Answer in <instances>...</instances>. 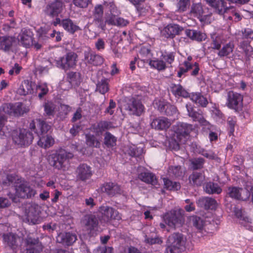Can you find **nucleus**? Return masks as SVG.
<instances>
[{"mask_svg":"<svg viewBox=\"0 0 253 253\" xmlns=\"http://www.w3.org/2000/svg\"><path fill=\"white\" fill-rule=\"evenodd\" d=\"M174 134L173 138L176 143L175 149L179 147V143H184L191 132L195 130V127L191 124L179 123L173 126Z\"/></svg>","mask_w":253,"mask_h":253,"instance_id":"nucleus-1","label":"nucleus"},{"mask_svg":"<svg viewBox=\"0 0 253 253\" xmlns=\"http://www.w3.org/2000/svg\"><path fill=\"white\" fill-rule=\"evenodd\" d=\"M72 153L67 152L64 149H60L48 156V161L51 166L57 169H65V162L73 157Z\"/></svg>","mask_w":253,"mask_h":253,"instance_id":"nucleus-2","label":"nucleus"},{"mask_svg":"<svg viewBox=\"0 0 253 253\" xmlns=\"http://www.w3.org/2000/svg\"><path fill=\"white\" fill-rule=\"evenodd\" d=\"M163 219L168 226L175 229L176 226H181L184 222V218L180 210H172L163 216Z\"/></svg>","mask_w":253,"mask_h":253,"instance_id":"nucleus-3","label":"nucleus"},{"mask_svg":"<svg viewBox=\"0 0 253 253\" xmlns=\"http://www.w3.org/2000/svg\"><path fill=\"white\" fill-rule=\"evenodd\" d=\"M192 56L189 55L182 63L179 65L177 73V77L181 78L183 75L191 70H192L190 73L191 76L196 77L199 74L200 71L199 64L197 62H192Z\"/></svg>","mask_w":253,"mask_h":253,"instance_id":"nucleus-4","label":"nucleus"},{"mask_svg":"<svg viewBox=\"0 0 253 253\" xmlns=\"http://www.w3.org/2000/svg\"><path fill=\"white\" fill-rule=\"evenodd\" d=\"M5 114L11 116L19 117L28 112L29 109L20 102L14 103H4L0 108Z\"/></svg>","mask_w":253,"mask_h":253,"instance_id":"nucleus-5","label":"nucleus"},{"mask_svg":"<svg viewBox=\"0 0 253 253\" xmlns=\"http://www.w3.org/2000/svg\"><path fill=\"white\" fill-rule=\"evenodd\" d=\"M78 55L73 52H69L64 56L56 60L57 67L65 71L75 68L77 65Z\"/></svg>","mask_w":253,"mask_h":253,"instance_id":"nucleus-6","label":"nucleus"},{"mask_svg":"<svg viewBox=\"0 0 253 253\" xmlns=\"http://www.w3.org/2000/svg\"><path fill=\"white\" fill-rule=\"evenodd\" d=\"M13 142L20 146H27L32 143L34 136L33 133L26 129H21L18 133L14 131L12 133Z\"/></svg>","mask_w":253,"mask_h":253,"instance_id":"nucleus-7","label":"nucleus"},{"mask_svg":"<svg viewBox=\"0 0 253 253\" xmlns=\"http://www.w3.org/2000/svg\"><path fill=\"white\" fill-rule=\"evenodd\" d=\"M126 110L130 115L139 117L145 112V108L140 99L131 97L127 103Z\"/></svg>","mask_w":253,"mask_h":253,"instance_id":"nucleus-8","label":"nucleus"},{"mask_svg":"<svg viewBox=\"0 0 253 253\" xmlns=\"http://www.w3.org/2000/svg\"><path fill=\"white\" fill-rule=\"evenodd\" d=\"M99 212L101 214V219L105 223H109L112 220L119 221L122 219L121 214L112 207L102 206L99 208Z\"/></svg>","mask_w":253,"mask_h":253,"instance_id":"nucleus-9","label":"nucleus"},{"mask_svg":"<svg viewBox=\"0 0 253 253\" xmlns=\"http://www.w3.org/2000/svg\"><path fill=\"white\" fill-rule=\"evenodd\" d=\"M64 7V3L61 0H55L47 4L43 9V12L46 15L51 18L58 17L62 12Z\"/></svg>","mask_w":253,"mask_h":253,"instance_id":"nucleus-10","label":"nucleus"},{"mask_svg":"<svg viewBox=\"0 0 253 253\" xmlns=\"http://www.w3.org/2000/svg\"><path fill=\"white\" fill-rule=\"evenodd\" d=\"M186 108L188 116L192 118L193 121L198 122L201 126L211 129L212 126L204 118L202 111H196L191 104H186Z\"/></svg>","mask_w":253,"mask_h":253,"instance_id":"nucleus-11","label":"nucleus"},{"mask_svg":"<svg viewBox=\"0 0 253 253\" xmlns=\"http://www.w3.org/2000/svg\"><path fill=\"white\" fill-rule=\"evenodd\" d=\"M153 104L161 113L167 116H172L177 111L175 106L171 105L164 99H155Z\"/></svg>","mask_w":253,"mask_h":253,"instance_id":"nucleus-12","label":"nucleus"},{"mask_svg":"<svg viewBox=\"0 0 253 253\" xmlns=\"http://www.w3.org/2000/svg\"><path fill=\"white\" fill-rule=\"evenodd\" d=\"M30 128L38 136L47 134V132L51 128L45 121L41 119L33 120L30 124Z\"/></svg>","mask_w":253,"mask_h":253,"instance_id":"nucleus-13","label":"nucleus"},{"mask_svg":"<svg viewBox=\"0 0 253 253\" xmlns=\"http://www.w3.org/2000/svg\"><path fill=\"white\" fill-rule=\"evenodd\" d=\"M243 99V97L241 94L230 91L228 93L226 102L227 106L229 108L237 112L241 108Z\"/></svg>","mask_w":253,"mask_h":253,"instance_id":"nucleus-14","label":"nucleus"},{"mask_svg":"<svg viewBox=\"0 0 253 253\" xmlns=\"http://www.w3.org/2000/svg\"><path fill=\"white\" fill-rule=\"evenodd\" d=\"M16 194L21 199H31L37 194L36 190L28 183H21L16 187Z\"/></svg>","mask_w":253,"mask_h":253,"instance_id":"nucleus-15","label":"nucleus"},{"mask_svg":"<svg viewBox=\"0 0 253 253\" xmlns=\"http://www.w3.org/2000/svg\"><path fill=\"white\" fill-rule=\"evenodd\" d=\"M183 30V28L178 24H169L161 31V34L165 38L173 39L176 36L180 35Z\"/></svg>","mask_w":253,"mask_h":253,"instance_id":"nucleus-16","label":"nucleus"},{"mask_svg":"<svg viewBox=\"0 0 253 253\" xmlns=\"http://www.w3.org/2000/svg\"><path fill=\"white\" fill-rule=\"evenodd\" d=\"M84 58L88 64L93 66H99L103 64L104 58L99 54H96L90 48L87 49L84 52Z\"/></svg>","mask_w":253,"mask_h":253,"instance_id":"nucleus-17","label":"nucleus"},{"mask_svg":"<svg viewBox=\"0 0 253 253\" xmlns=\"http://www.w3.org/2000/svg\"><path fill=\"white\" fill-rule=\"evenodd\" d=\"M100 190L102 193L111 197L121 193V187L118 184L112 182L102 184L100 187Z\"/></svg>","mask_w":253,"mask_h":253,"instance_id":"nucleus-18","label":"nucleus"},{"mask_svg":"<svg viewBox=\"0 0 253 253\" xmlns=\"http://www.w3.org/2000/svg\"><path fill=\"white\" fill-rule=\"evenodd\" d=\"M82 223L90 234L93 233L94 231H97L98 229V219L95 215L87 214L85 215L82 220Z\"/></svg>","mask_w":253,"mask_h":253,"instance_id":"nucleus-19","label":"nucleus"},{"mask_svg":"<svg viewBox=\"0 0 253 253\" xmlns=\"http://www.w3.org/2000/svg\"><path fill=\"white\" fill-rule=\"evenodd\" d=\"M78 179L84 181L91 178L92 175L91 168L85 164H80L76 170Z\"/></svg>","mask_w":253,"mask_h":253,"instance_id":"nucleus-20","label":"nucleus"},{"mask_svg":"<svg viewBox=\"0 0 253 253\" xmlns=\"http://www.w3.org/2000/svg\"><path fill=\"white\" fill-rule=\"evenodd\" d=\"M77 239L76 235L71 232L60 233L56 237L58 243L67 246L72 245Z\"/></svg>","mask_w":253,"mask_h":253,"instance_id":"nucleus-21","label":"nucleus"},{"mask_svg":"<svg viewBox=\"0 0 253 253\" xmlns=\"http://www.w3.org/2000/svg\"><path fill=\"white\" fill-rule=\"evenodd\" d=\"M33 33L30 30L24 29L20 35V42L25 47L29 48L33 44Z\"/></svg>","mask_w":253,"mask_h":253,"instance_id":"nucleus-22","label":"nucleus"},{"mask_svg":"<svg viewBox=\"0 0 253 253\" xmlns=\"http://www.w3.org/2000/svg\"><path fill=\"white\" fill-rule=\"evenodd\" d=\"M170 91L176 98H188L190 93L180 84H171L169 86Z\"/></svg>","mask_w":253,"mask_h":253,"instance_id":"nucleus-23","label":"nucleus"},{"mask_svg":"<svg viewBox=\"0 0 253 253\" xmlns=\"http://www.w3.org/2000/svg\"><path fill=\"white\" fill-rule=\"evenodd\" d=\"M198 207L205 210H215L217 206L216 201L212 198L204 197L200 198L197 202Z\"/></svg>","mask_w":253,"mask_h":253,"instance_id":"nucleus-24","label":"nucleus"},{"mask_svg":"<svg viewBox=\"0 0 253 253\" xmlns=\"http://www.w3.org/2000/svg\"><path fill=\"white\" fill-rule=\"evenodd\" d=\"M168 243L173 247L180 249L184 246L185 240L183 235L181 233L176 232L171 234L168 238Z\"/></svg>","mask_w":253,"mask_h":253,"instance_id":"nucleus-25","label":"nucleus"},{"mask_svg":"<svg viewBox=\"0 0 253 253\" xmlns=\"http://www.w3.org/2000/svg\"><path fill=\"white\" fill-rule=\"evenodd\" d=\"M111 124L110 122L106 121H101L92 125L90 127V130L95 133L96 135L99 136L102 133L109 129L111 127Z\"/></svg>","mask_w":253,"mask_h":253,"instance_id":"nucleus-26","label":"nucleus"},{"mask_svg":"<svg viewBox=\"0 0 253 253\" xmlns=\"http://www.w3.org/2000/svg\"><path fill=\"white\" fill-rule=\"evenodd\" d=\"M171 125L168 119L165 117L154 119L151 123L152 128L158 130H165L168 128Z\"/></svg>","mask_w":253,"mask_h":253,"instance_id":"nucleus-27","label":"nucleus"},{"mask_svg":"<svg viewBox=\"0 0 253 253\" xmlns=\"http://www.w3.org/2000/svg\"><path fill=\"white\" fill-rule=\"evenodd\" d=\"M206 2L211 7H213L216 13L222 14L227 12L229 10L225 7L223 0H205Z\"/></svg>","mask_w":253,"mask_h":253,"instance_id":"nucleus-28","label":"nucleus"},{"mask_svg":"<svg viewBox=\"0 0 253 253\" xmlns=\"http://www.w3.org/2000/svg\"><path fill=\"white\" fill-rule=\"evenodd\" d=\"M61 26L71 34H74L75 32L81 30L80 27L70 18L62 20Z\"/></svg>","mask_w":253,"mask_h":253,"instance_id":"nucleus-29","label":"nucleus"},{"mask_svg":"<svg viewBox=\"0 0 253 253\" xmlns=\"http://www.w3.org/2000/svg\"><path fill=\"white\" fill-rule=\"evenodd\" d=\"M189 183L194 186H201L205 180L203 172L193 171L189 176Z\"/></svg>","mask_w":253,"mask_h":253,"instance_id":"nucleus-30","label":"nucleus"},{"mask_svg":"<svg viewBox=\"0 0 253 253\" xmlns=\"http://www.w3.org/2000/svg\"><path fill=\"white\" fill-rule=\"evenodd\" d=\"M15 42V38L12 36H5L0 37V49L6 52L9 51Z\"/></svg>","mask_w":253,"mask_h":253,"instance_id":"nucleus-31","label":"nucleus"},{"mask_svg":"<svg viewBox=\"0 0 253 253\" xmlns=\"http://www.w3.org/2000/svg\"><path fill=\"white\" fill-rule=\"evenodd\" d=\"M138 177L142 181L153 186L158 184V179L156 176L150 172H141L138 174Z\"/></svg>","mask_w":253,"mask_h":253,"instance_id":"nucleus-32","label":"nucleus"},{"mask_svg":"<svg viewBox=\"0 0 253 253\" xmlns=\"http://www.w3.org/2000/svg\"><path fill=\"white\" fill-rule=\"evenodd\" d=\"M39 140L38 145L43 148L46 149L50 147L54 144V139L50 135L48 134L38 136Z\"/></svg>","mask_w":253,"mask_h":253,"instance_id":"nucleus-33","label":"nucleus"},{"mask_svg":"<svg viewBox=\"0 0 253 253\" xmlns=\"http://www.w3.org/2000/svg\"><path fill=\"white\" fill-rule=\"evenodd\" d=\"M190 99L199 106L206 107L208 104V101L206 97L200 92H193L190 94Z\"/></svg>","mask_w":253,"mask_h":253,"instance_id":"nucleus-34","label":"nucleus"},{"mask_svg":"<svg viewBox=\"0 0 253 253\" xmlns=\"http://www.w3.org/2000/svg\"><path fill=\"white\" fill-rule=\"evenodd\" d=\"M33 85L32 82L25 80L22 82L21 85L17 90V92L21 95H26L32 94L33 92Z\"/></svg>","mask_w":253,"mask_h":253,"instance_id":"nucleus-35","label":"nucleus"},{"mask_svg":"<svg viewBox=\"0 0 253 253\" xmlns=\"http://www.w3.org/2000/svg\"><path fill=\"white\" fill-rule=\"evenodd\" d=\"M185 33L190 39L198 42H202L206 39V34L197 30L186 29Z\"/></svg>","mask_w":253,"mask_h":253,"instance_id":"nucleus-36","label":"nucleus"},{"mask_svg":"<svg viewBox=\"0 0 253 253\" xmlns=\"http://www.w3.org/2000/svg\"><path fill=\"white\" fill-rule=\"evenodd\" d=\"M149 66L151 68L156 69L159 71L165 70L168 66L166 65V63L161 58H155L154 59H151L148 63Z\"/></svg>","mask_w":253,"mask_h":253,"instance_id":"nucleus-37","label":"nucleus"},{"mask_svg":"<svg viewBox=\"0 0 253 253\" xmlns=\"http://www.w3.org/2000/svg\"><path fill=\"white\" fill-rule=\"evenodd\" d=\"M191 13L194 16L197 17L200 20L207 16L204 14L203 6L201 3L193 4L191 9Z\"/></svg>","mask_w":253,"mask_h":253,"instance_id":"nucleus-38","label":"nucleus"},{"mask_svg":"<svg viewBox=\"0 0 253 253\" xmlns=\"http://www.w3.org/2000/svg\"><path fill=\"white\" fill-rule=\"evenodd\" d=\"M205 190L207 193L209 194H219L222 191L221 188L217 183L212 182H208L206 184Z\"/></svg>","mask_w":253,"mask_h":253,"instance_id":"nucleus-39","label":"nucleus"},{"mask_svg":"<svg viewBox=\"0 0 253 253\" xmlns=\"http://www.w3.org/2000/svg\"><path fill=\"white\" fill-rule=\"evenodd\" d=\"M44 115L49 118L54 117L55 114V104L51 101H47L43 104Z\"/></svg>","mask_w":253,"mask_h":253,"instance_id":"nucleus-40","label":"nucleus"},{"mask_svg":"<svg viewBox=\"0 0 253 253\" xmlns=\"http://www.w3.org/2000/svg\"><path fill=\"white\" fill-rule=\"evenodd\" d=\"M175 52H168L166 50L162 52L161 58L163 60L168 67H172L171 64L175 60Z\"/></svg>","mask_w":253,"mask_h":253,"instance_id":"nucleus-41","label":"nucleus"},{"mask_svg":"<svg viewBox=\"0 0 253 253\" xmlns=\"http://www.w3.org/2000/svg\"><path fill=\"white\" fill-rule=\"evenodd\" d=\"M140 15L145 16L150 9V6L145 2V0H141L136 2V4H133Z\"/></svg>","mask_w":253,"mask_h":253,"instance_id":"nucleus-42","label":"nucleus"},{"mask_svg":"<svg viewBox=\"0 0 253 253\" xmlns=\"http://www.w3.org/2000/svg\"><path fill=\"white\" fill-rule=\"evenodd\" d=\"M139 57L137 59L143 63H148L151 59L152 54L151 51L148 48L142 47L139 51Z\"/></svg>","mask_w":253,"mask_h":253,"instance_id":"nucleus-43","label":"nucleus"},{"mask_svg":"<svg viewBox=\"0 0 253 253\" xmlns=\"http://www.w3.org/2000/svg\"><path fill=\"white\" fill-rule=\"evenodd\" d=\"M109 90V82L106 78L102 79L96 84V91H98L102 94H105Z\"/></svg>","mask_w":253,"mask_h":253,"instance_id":"nucleus-44","label":"nucleus"},{"mask_svg":"<svg viewBox=\"0 0 253 253\" xmlns=\"http://www.w3.org/2000/svg\"><path fill=\"white\" fill-rule=\"evenodd\" d=\"M164 187L167 190L171 191H177L180 189L181 186L179 182L172 181L168 178H164Z\"/></svg>","mask_w":253,"mask_h":253,"instance_id":"nucleus-45","label":"nucleus"},{"mask_svg":"<svg viewBox=\"0 0 253 253\" xmlns=\"http://www.w3.org/2000/svg\"><path fill=\"white\" fill-rule=\"evenodd\" d=\"M85 142L90 147L99 148L100 142L95 135L90 133L85 134Z\"/></svg>","mask_w":253,"mask_h":253,"instance_id":"nucleus-46","label":"nucleus"},{"mask_svg":"<svg viewBox=\"0 0 253 253\" xmlns=\"http://www.w3.org/2000/svg\"><path fill=\"white\" fill-rule=\"evenodd\" d=\"M234 48V44L229 42L224 45L222 48L219 50L217 54L220 57H227L232 53Z\"/></svg>","mask_w":253,"mask_h":253,"instance_id":"nucleus-47","label":"nucleus"},{"mask_svg":"<svg viewBox=\"0 0 253 253\" xmlns=\"http://www.w3.org/2000/svg\"><path fill=\"white\" fill-rule=\"evenodd\" d=\"M67 79L71 84L78 86L81 83V74L77 72H70L67 74Z\"/></svg>","mask_w":253,"mask_h":253,"instance_id":"nucleus-48","label":"nucleus"},{"mask_svg":"<svg viewBox=\"0 0 253 253\" xmlns=\"http://www.w3.org/2000/svg\"><path fill=\"white\" fill-rule=\"evenodd\" d=\"M117 138L110 132H106L104 135V144L108 148L113 147L116 145Z\"/></svg>","mask_w":253,"mask_h":253,"instance_id":"nucleus-49","label":"nucleus"},{"mask_svg":"<svg viewBox=\"0 0 253 253\" xmlns=\"http://www.w3.org/2000/svg\"><path fill=\"white\" fill-rule=\"evenodd\" d=\"M242 190V188L237 187H229L227 190V194L228 195L229 197L231 198L239 200L241 197V191Z\"/></svg>","mask_w":253,"mask_h":253,"instance_id":"nucleus-50","label":"nucleus"},{"mask_svg":"<svg viewBox=\"0 0 253 253\" xmlns=\"http://www.w3.org/2000/svg\"><path fill=\"white\" fill-rule=\"evenodd\" d=\"M7 119L5 115L0 114V137L2 139L6 136V133L8 132L7 127L5 126Z\"/></svg>","mask_w":253,"mask_h":253,"instance_id":"nucleus-51","label":"nucleus"},{"mask_svg":"<svg viewBox=\"0 0 253 253\" xmlns=\"http://www.w3.org/2000/svg\"><path fill=\"white\" fill-rule=\"evenodd\" d=\"M71 107L66 104H61L58 113V117L63 120L67 117L71 111Z\"/></svg>","mask_w":253,"mask_h":253,"instance_id":"nucleus-52","label":"nucleus"},{"mask_svg":"<svg viewBox=\"0 0 253 253\" xmlns=\"http://www.w3.org/2000/svg\"><path fill=\"white\" fill-rule=\"evenodd\" d=\"M205 161L203 158H196L190 160L193 169H200L203 168Z\"/></svg>","mask_w":253,"mask_h":253,"instance_id":"nucleus-53","label":"nucleus"},{"mask_svg":"<svg viewBox=\"0 0 253 253\" xmlns=\"http://www.w3.org/2000/svg\"><path fill=\"white\" fill-rule=\"evenodd\" d=\"M168 172L169 175L174 177H179L183 175V172L181 166H170L168 169Z\"/></svg>","mask_w":253,"mask_h":253,"instance_id":"nucleus-54","label":"nucleus"},{"mask_svg":"<svg viewBox=\"0 0 253 253\" xmlns=\"http://www.w3.org/2000/svg\"><path fill=\"white\" fill-rule=\"evenodd\" d=\"M190 221L192 222L193 225L198 230L200 231L203 230L205 221L201 217L196 215L192 216L190 217Z\"/></svg>","mask_w":253,"mask_h":253,"instance_id":"nucleus-55","label":"nucleus"},{"mask_svg":"<svg viewBox=\"0 0 253 253\" xmlns=\"http://www.w3.org/2000/svg\"><path fill=\"white\" fill-rule=\"evenodd\" d=\"M3 239L4 242L11 247L15 245L16 243V237L14 234L10 233L3 234Z\"/></svg>","mask_w":253,"mask_h":253,"instance_id":"nucleus-56","label":"nucleus"},{"mask_svg":"<svg viewBox=\"0 0 253 253\" xmlns=\"http://www.w3.org/2000/svg\"><path fill=\"white\" fill-rule=\"evenodd\" d=\"M144 241L146 243L149 245H161L163 243V241L161 238L158 236H150L147 235H145L144 236Z\"/></svg>","mask_w":253,"mask_h":253,"instance_id":"nucleus-57","label":"nucleus"},{"mask_svg":"<svg viewBox=\"0 0 253 253\" xmlns=\"http://www.w3.org/2000/svg\"><path fill=\"white\" fill-rule=\"evenodd\" d=\"M190 5V0H179L176 4L177 11L179 12H183L187 10Z\"/></svg>","mask_w":253,"mask_h":253,"instance_id":"nucleus-58","label":"nucleus"},{"mask_svg":"<svg viewBox=\"0 0 253 253\" xmlns=\"http://www.w3.org/2000/svg\"><path fill=\"white\" fill-rule=\"evenodd\" d=\"M103 7L101 4H97L95 6L93 11V20H100L103 18Z\"/></svg>","mask_w":253,"mask_h":253,"instance_id":"nucleus-59","label":"nucleus"},{"mask_svg":"<svg viewBox=\"0 0 253 253\" xmlns=\"http://www.w3.org/2000/svg\"><path fill=\"white\" fill-rule=\"evenodd\" d=\"M211 48L214 49L219 50L222 43L221 37L218 36L213 35L211 37Z\"/></svg>","mask_w":253,"mask_h":253,"instance_id":"nucleus-60","label":"nucleus"},{"mask_svg":"<svg viewBox=\"0 0 253 253\" xmlns=\"http://www.w3.org/2000/svg\"><path fill=\"white\" fill-rule=\"evenodd\" d=\"M74 4L79 8H86L92 2V0H73Z\"/></svg>","mask_w":253,"mask_h":253,"instance_id":"nucleus-61","label":"nucleus"},{"mask_svg":"<svg viewBox=\"0 0 253 253\" xmlns=\"http://www.w3.org/2000/svg\"><path fill=\"white\" fill-rule=\"evenodd\" d=\"M37 90L40 91L38 97L42 99L48 92V88L45 84H40L37 86Z\"/></svg>","mask_w":253,"mask_h":253,"instance_id":"nucleus-62","label":"nucleus"},{"mask_svg":"<svg viewBox=\"0 0 253 253\" xmlns=\"http://www.w3.org/2000/svg\"><path fill=\"white\" fill-rule=\"evenodd\" d=\"M236 118L230 117L227 119V123L230 128V132L233 133L235 130V126L236 124Z\"/></svg>","mask_w":253,"mask_h":253,"instance_id":"nucleus-63","label":"nucleus"},{"mask_svg":"<svg viewBox=\"0 0 253 253\" xmlns=\"http://www.w3.org/2000/svg\"><path fill=\"white\" fill-rule=\"evenodd\" d=\"M95 47L98 51H103L105 48V43L103 39L99 38L95 43Z\"/></svg>","mask_w":253,"mask_h":253,"instance_id":"nucleus-64","label":"nucleus"}]
</instances>
